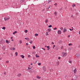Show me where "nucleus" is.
I'll return each mask as SVG.
<instances>
[{
    "label": "nucleus",
    "mask_w": 80,
    "mask_h": 80,
    "mask_svg": "<svg viewBox=\"0 0 80 80\" xmlns=\"http://www.w3.org/2000/svg\"><path fill=\"white\" fill-rule=\"evenodd\" d=\"M71 17L72 18H73V15H71Z\"/></svg>",
    "instance_id": "a19ab883"
},
{
    "label": "nucleus",
    "mask_w": 80,
    "mask_h": 80,
    "mask_svg": "<svg viewBox=\"0 0 80 80\" xmlns=\"http://www.w3.org/2000/svg\"><path fill=\"white\" fill-rule=\"evenodd\" d=\"M58 33L59 35H61L62 34V31L60 30H59L58 31Z\"/></svg>",
    "instance_id": "f03ea898"
},
{
    "label": "nucleus",
    "mask_w": 80,
    "mask_h": 80,
    "mask_svg": "<svg viewBox=\"0 0 80 80\" xmlns=\"http://www.w3.org/2000/svg\"><path fill=\"white\" fill-rule=\"evenodd\" d=\"M15 54H16V56H17L18 55V53L17 52H15Z\"/></svg>",
    "instance_id": "5701e85b"
},
{
    "label": "nucleus",
    "mask_w": 80,
    "mask_h": 80,
    "mask_svg": "<svg viewBox=\"0 0 80 80\" xmlns=\"http://www.w3.org/2000/svg\"><path fill=\"white\" fill-rule=\"evenodd\" d=\"M60 29L61 30H63V27H61L60 28Z\"/></svg>",
    "instance_id": "a211bd4d"
},
{
    "label": "nucleus",
    "mask_w": 80,
    "mask_h": 80,
    "mask_svg": "<svg viewBox=\"0 0 80 80\" xmlns=\"http://www.w3.org/2000/svg\"><path fill=\"white\" fill-rule=\"evenodd\" d=\"M4 75H6V74H7V72H4Z\"/></svg>",
    "instance_id": "7c9ffc66"
},
{
    "label": "nucleus",
    "mask_w": 80,
    "mask_h": 80,
    "mask_svg": "<svg viewBox=\"0 0 80 80\" xmlns=\"http://www.w3.org/2000/svg\"><path fill=\"white\" fill-rule=\"evenodd\" d=\"M54 5H55V6H57V3H56Z\"/></svg>",
    "instance_id": "79ce46f5"
},
{
    "label": "nucleus",
    "mask_w": 80,
    "mask_h": 80,
    "mask_svg": "<svg viewBox=\"0 0 80 80\" xmlns=\"http://www.w3.org/2000/svg\"><path fill=\"white\" fill-rule=\"evenodd\" d=\"M26 45H28V43H26Z\"/></svg>",
    "instance_id": "09e8293b"
},
{
    "label": "nucleus",
    "mask_w": 80,
    "mask_h": 80,
    "mask_svg": "<svg viewBox=\"0 0 80 80\" xmlns=\"http://www.w3.org/2000/svg\"><path fill=\"white\" fill-rule=\"evenodd\" d=\"M20 57H22V58H24V56H23V55H21L20 56Z\"/></svg>",
    "instance_id": "2eb2a0df"
},
{
    "label": "nucleus",
    "mask_w": 80,
    "mask_h": 80,
    "mask_svg": "<svg viewBox=\"0 0 80 80\" xmlns=\"http://www.w3.org/2000/svg\"><path fill=\"white\" fill-rule=\"evenodd\" d=\"M50 50V48H48V50Z\"/></svg>",
    "instance_id": "a18cd8bd"
},
{
    "label": "nucleus",
    "mask_w": 80,
    "mask_h": 80,
    "mask_svg": "<svg viewBox=\"0 0 80 80\" xmlns=\"http://www.w3.org/2000/svg\"><path fill=\"white\" fill-rule=\"evenodd\" d=\"M24 1H25V0H21L20 2H21V3H23Z\"/></svg>",
    "instance_id": "6e6552de"
},
{
    "label": "nucleus",
    "mask_w": 80,
    "mask_h": 80,
    "mask_svg": "<svg viewBox=\"0 0 80 80\" xmlns=\"http://www.w3.org/2000/svg\"><path fill=\"white\" fill-rule=\"evenodd\" d=\"M67 32V28H64L63 32Z\"/></svg>",
    "instance_id": "423d86ee"
},
{
    "label": "nucleus",
    "mask_w": 80,
    "mask_h": 80,
    "mask_svg": "<svg viewBox=\"0 0 80 80\" xmlns=\"http://www.w3.org/2000/svg\"><path fill=\"white\" fill-rule=\"evenodd\" d=\"M25 33H27V32H28V31L27 30H25Z\"/></svg>",
    "instance_id": "2f4dec72"
},
{
    "label": "nucleus",
    "mask_w": 80,
    "mask_h": 80,
    "mask_svg": "<svg viewBox=\"0 0 80 80\" xmlns=\"http://www.w3.org/2000/svg\"><path fill=\"white\" fill-rule=\"evenodd\" d=\"M48 32H50L51 31V29L50 28H49L48 29Z\"/></svg>",
    "instance_id": "a878e982"
},
{
    "label": "nucleus",
    "mask_w": 80,
    "mask_h": 80,
    "mask_svg": "<svg viewBox=\"0 0 80 80\" xmlns=\"http://www.w3.org/2000/svg\"><path fill=\"white\" fill-rule=\"evenodd\" d=\"M69 30H70V31H73V29H71V28H70Z\"/></svg>",
    "instance_id": "c756f323"
},
{
    "label": "nucleus",
    "mask_w": 80,
    "mask_h": 80,
    "mask_svg": "<svg viewBox=\"0 0 80 80\" xmlns=\"http://www.w3.org/2000/svg\"><path fill=\"white\" fill-rule=\"evenodd\" d=\"M19 43H22V40H20L19 41Z\"/></svg>",
    "instance_id": "b1692460"
},
{
    "label": "nucleus",
    "mask_w": 80,
    "mask_h": 80,
    "mask_svg": "<svg viewBox=\"0 0 80 80\" xmlns=\"http://www.w3.org/2000/svg\"><path fill=\"white\" fill-rule=\"evenodd\" d=\"M79 77H80V75H79Z\"/></svg>",
    "instance_id": "338daca9"
},
{
    "label": "nucleus",
    "mask_w": 80,
    "mask_h": 80,
    "mask_svg": "<svg viewBox=\"0 0 80 80\" xmlns=\"http://www.w3.org/2000/svg\"><path fill=\"white\" fill-rule=\"evenodd\" d=\"M57 64H58V65H59V64H60V62H59V61H58L57 62Z\"/></svg>",
    "instance_id": "f3484780"
},
{
    "label": "nucleus",
    "mask_w": 80,
    "mask_h": 80,
    "mask_svg": "<svg viewBox=\"0 0 80 80\" xmlns=\"http://www.w3.org/2000/svg\"><path fill=\"white\" fill-rule=\"evenodd\" d=\"M32 68H30V67H28V70H30L31 71H32Z\"/></svg>",
    "instance_id": "4468645a"
},
{
    "label": "nucleus",
    "mask_w": 80,
    "mask_h": 80,
    "mask_svg": "<svg viewBox=\"0 0 80 80\" xmlns=\"http://www.w3.org/2000/svg\"><path fill=\"white\" fill-rule=\"evenodd\" d=\"M25 40H28V41H29V39L28 38H25Z\"/></svg>",
    "instance_id": "f8f14e48"
},
{
    "label": "nucleus",
    "mask_w": 80,
    "mask_h": 80,
    "mask_svg": "<svg viewBox=\"0 0 80 80\" xmlns=\"http://www.w3.org/2000/svg\"><path fill=\"white\" fill-rule=\"evenodd\" d=\"M17 33V31H14V32H13V35H15V33Z\"/></svg>",
    "instance_id": "1a4fd4ad"
},
{
    "label": "nucleus",
    "mask_w": 80,
    "mask_h": 80,
    "mask_svg": "<svg viewBox=\"0 0 80 80\" xmlns=\"http://www.w3.org/2000/svg\"><path fill=\"white\" fill-rule=\"evenodd\" d=\"M52 25H50L49 26H48V27L49 28H51V27H52Z\"/></svg>",
    "instance_id": "cd10ccee"
},
{
    "label": "nucleus",
    "mask_w": 80,
    "mask_h": 80,
    "mask_svg": "<svg viewBox=\"0 0 80 80\" xmlns=\"http://www.w3.org/2000/svg\"><path fill=\"white\" fill-rule=\"evenodd\" d=\"M42 49H43L44 50H45V49L44 48H42Z\"/></svg>",
    "instance_id": "c03bdc74"
},
{
    "label": "nucleus",
    "mask_w": 80,
    "mask_h": 80,
    "mask_svg": "<svg viewBox=\"0 0 80 80\" xmlns=\"http://www.w3.org/2000/svg\"><path fill=\"white\" fill-rule=\"evenodd\" d=\"M48 19H46L45 21L46 23H48Z\"/></svg>",
    "instance_id": "6ab92c4d"
},
{
    "label": "nucleus",
    "mask_w": 80,
    "mask_h": 80,
    "mask_svg": "<svg viewBox=\"0 0 80 80\" xmlns=\"http://www.w3.org/2000/svg\"><path fill=\"white\" fill-rule=\"evenodd\" d=\"M68 37H70V35H68Z\"/></svg>",
    "instance_id": "49530a36"
},
{
    "label": "nucleus",
    "mask_w": 80,
    "mask_h": 80,
    "mask_svg": "<svg viewBox=\"0 0 80 80\" xmlns=\"http://www.w3.org/2000/svg\"><path fill=\"white\" fill-rule=\"evenodd\" d=\"M28 57L29 58H30V55H28Z\"/></svg>",
    "instance_id": "ea45409f"
},
{
    "label": "nucleus",
    "mask_w": 80,
    "mask_h": 80,
    "mask_svg": "<svg viewBox=\"0 0 80 80\" xmlns=\"http://www.w3.org/2000/svg\"><path fill=\"white\" fill-rule=\"evenodd\" d=\"M36 57L37 58H38V57H39V56L37 54L36 55Z\"/></svg>",
    "instance_id": "aec40b11"
},
{
    "label": "nucleus",
    "mask_w": 80,
    "mask_h": 80,
    "mask_svg": "<svg viewBox=\"0 0 80 80\" xmlns=\"http://www.w3.org/2000/svg\"><path fill=\"white\" fill-rule=\"evenodd\" d=\"M69 62L70 63H72V61H69Z\"/></svg>",
    "instance_id": "58836bf2"
},
{
    "label": "nucleus",
    "mask_w": 80,
    "mask_h": 80,
    "mask_svg": "<svg viewBox=\"0 0 80 80\" xmlns=\"http://www.w3.org/2000/svg\"><path fill=\"white\" fill-rule=\"evenodd\" d=\"M6 43H10V42H9V41H8V40H6Z\"/></svg>",
    "instance_id": "9b49d317"
},
{
    "label": "nucleus",
    "mask_w": 80,
    "mask_h": 80,
    "mask_svg": "<svg viewBox=\"0 0 80 80\" xmlns=\"http://www.w3.org/2000/svg\"><path fill=\"white\" fill-rule=\"evenodd\" d=\"M72 80H73V79H72Z\"/></svg>",
    "instance_id": "e2e57ef3"
},
{
    "label": "nucleus",
    "mask_w": 80,
    "mask_h": 80,
    "mask_svg": "<svg viewBox=\"0 0 80 80\" xmlns=\"http://www.w3.org/2000/svg\"><path fill=\"white\" fill-rule=\"evenodd\" d=\"M79 47L80 48V45H79Z\"/></svg>",
    "instance_id": "bf43d9fd"
},
{
    "label": "nucleus",
    "mask_w": 80,
    "mask_h": 80,
    "mask_svg": "<svg viewBox=\"0 0 80 80\" xmlns=\"http://www.w3.org/2000/svg\"><path fill=\"white\" fill-rule=\"evenodd\" d=\"M76 72H77V70H76V69H75L74 70V72L75 74Z\"/></svg>",
    "instance_id": "9d476101"
},
{
    "label": "nucleus",
    "mask_w": 80,
    "mask_h": 80,
    "mask_svg": "<svg viewBox=\"0 0 80 80\" xmlns=\"http://www.w3.org/2000/svg\"><path fill=\"white\" fill-rule=\"evenodd\" d=\"M61 48L62 49V47H61Z\"/></svg>",
    "instance_id": "69168bd1"
},
{
    "label": "nucleus",
    "mask_w": 80,
    "mask_h": 80,
    "mask_svg": "<svg viewBox=\"0 0 80 80\" xmlns=\"http://www.w3.org/2000/svg\"><path fill=\"white\" fill-rule=\"evenodd\" d=\"M53 48H54V47H53Z\"/></svg>",
    "instance_id": "774afa93"
},
{
    "label": "nucleus",
    "mask_w": 80,
    "mask_h": 80,
    "mask_svg": "<svg viewBox=\"0 0 80 80\" xmlns=\"http://www.w3.org/2000/svg\"><path fill=\"white\" fill-rule=\"evenodd\" d=\"M72 7H75V4H73L72 5Z\"/></svg>",
    "instance_id": "4be33fe9"
},
{
    "label": "nucleus",
    "mask_w": 80,
    "mask_h": 80,
    "mask_svg": "<svg viewBox=\"0 0 80 80\" xmlns=\"http://www.w3.org/2000/svg\"><path fill=\"white\" fill-rule=\"evenodd\" d=\"M44 10H45V9H43V10H42V11H44Z\"/></svg>",
    "instance_id": "6e6d98bb"
},
{
    "label": "nucleus",
    "mask_w": 80,
    "mask_h": 80,
    "mask_svg": "<svg viewBox=\"0 0 80 80\" xmlns=\"http://www.w3.org/2000/svg\"><path fill=\"white\" fill-rule=\"evenodd\" d=\"M57 28L55 27V28L53 29V30H57Z\"/></svg>",
    "instance_id": "c9c22d12"
},
{
    "label": "nucleus",
    "mask_w": 80,
    "mask_h": 80,
    "mask_svg": "<svg viewBox=\"0 0 80 80\" xmlns=\"http://www.w3.org/2000/svg\"><path fill=\"white\" fill-rule=\"evenodd\" d=\"M37 78H38V79H40V78H41V77H39L38 76H37Z\"/></svg>",
    "instance_id": "ddd939ff"
},
{
    "label": "nucleus",
    "mask_w": 80,
    "mask_h": 80,
    "mask_svg": "<svg viewBox=\"0 0 80 80\" xmlns=\"http://www.w3.org/2000/svg\"><path fill=\"white\" fill-rule=\"evenodd\" d=\"M35 36L37 37V36H38V34H35Z\"/></svg>",
    "instance_id": "473e14b6"
},
{
    "label": "nucleus",
    "mask_w": 80,
    "mask_h": 80,
    "mask_svg": "<svg viewBox=\"0 0 80 80\" xmlns=\"http://www.w3.org/2000/svg\"><path fill=\"white\" fill-rule=\"evenodd\" d=\"M33 47L34 49H35V46H33Z\"/></svg>",
    "instance_id": "f704fd0d"
},
{
    "label": "nucleus",
    "mask_w": 80,
    "mask_h": 80,
    "mask_svg": "<svg viewBox=\"0 0 80 80\" xmlns=\"http://www.w3.org/2000/svg\"><path fill=\"white\" fill-rule=\"evenodd\" d=\"M21 75L22 74H19L18 75V77H20Z\"/></svg>",
    "instance_id": "0eeeda50"
},
{
    "label": "nucleus",
    "mask_w": 80,
    "mask_h": 80,
    "mask_svg": "<svg viewBox=\"0 0 80 80\" xmlns=\"http://www.w3.org/2000/svg\"><path fill=\"white\" fill-rule=\"evenodd\" d=\"M47 48H50V46H47Z\"/></svg>",
    "instance_id": "37998d69"
},
{
    "label": "nucleus",
    "mask_w": 80,
    "mask_h": 80,
    "mask_svg": "<svg viewBox=\"0 0 80 80\" xmlns=\"http://www.w3.org/2000/svg\"><path fill=\"white\" fill-rule=\"evenodd\" d=\"M62 54L63 55V57H66V56L67 55V53H65L64 52H63L62 53Z\"/></svg>",
    "instance_id": "f257e3e1"
},
{
    "label": "nucleus",
    "mask_w": 80,
    "mask_h": 80,
    "mask_svg": "<svg viewBox=\"0 0 80 80\" xmlns=\"http://www.w3.org/2000/svg\"><path fill=\"white\" fill-rule=\"evenodd\" d=\"M31 65H33V64H32V63H31Z\"/></svg>",
    "instance_id": "052dcab7"
},
{
    "label": "nucleus",
    "mask_w": 80,
    "mask_h": 80,
    "mask_svg": "<svg viewBox=\"0 0 80 80\" xmlns=\"http://www.w3.org/2000/svg\"><path fill=\"white\" fill-rule=\"evenodd\" d=\"M52 44H53H53H54V43H53V42H52Z\"/></svg>",
    "instance_id": "8fccbe9b"
},
{
    "label": "nucleus",
    "mask_w": 80,
    "mask_h": 80,
    "mask_svg": "<svg viewBox=\"0 0 80 80\" xmlns=\"http://www.w3.org/2000/svg\"><path fill=\"white\" fill-rule=\"evenodd\" d=\"M8 62H9V61H6V63H8Z\"/></svg>",
    "instance_id": "e433bc0d"
},
{
    "label": "nucleus",
    "mask_w": 80,
    "mask_h": 80,
    "mask_svg": "<svg viewBox=\"0 0 80 80\" xmlns=\"http://www.w3.org/2000/svg\"><path fill=\"white\" fill-rule=\"evenodd\" d=\"M68 45H69V46H70V45H71V43L69 44H68Z\"/></svg>",
    "instance_id": "de8ad7c7"
},
{
    "label": "nucleus",
    "mask_w": 80,
    "mask_h": 80,
    "mask_svg": "<svg viewBox=\"0 0 80 80\" xmlns=\"http://www.w3.org/2000/svg\"><path fill=\"white\" fill-rule=\"evenodd\" d=\"M78 77H79V76H76V77L74 78V79L75 80H78Z\"/></svg>",
    "instance_id": "20e7f679"
},
{
    "label": "nucleus",
    "mask_w": 80,
    "mask_h": 80,
    "mask_svg": "<svg viewBox=\"0 0 80 80\" xmlns=\"http://www.w3.org/2000/svg\"><path fill=\"white\" fill-rule=\"evenodd\" d=\"M30 43H33V41L32 40H31L30 42Z\"/></svg>",
    "instance_id": "393cba45"
},
{
    "label": "nucleus",
    "mask_w": 80,
    "mask_h": 80,
    "mask_svg": "<svg viewBox=\"0 0 80 80\" xmlns=\"http://www.w3.org/2000/svg\"><path fill=\"white\" fill-rule=\"evenodd\" d=\"M53 47H55V45H54L53 46Z\"/></svg>",
    "instance_id": "603ef678"
},
{
    "label": "nucleus",
    "mask_w": 80,
    "mask_h": 80,
    "mask_svg": "<svg viewBox=\"0 0 80 80\" xmlns=\"http://www.w3.org/2000/svg\"><path fill=\"white\" fill-rule=\"evenodd\" d=\"M59 43H62V41H59Z\"/></svg>",
    "instance_id": "c85d7f7f"
},
{
    "label": "nucleus",
    "mask_w": 80,
    "mask_h": 80,
    "mask_svg": "<svg viewBox=\"0 0 80 80\" xmlns=\"http://www.w3.org/2000/svg\"><path fill=\"white\" fill-rule=\"evenodd\" d=\"M62 8H61V9H60V10H62Z\"/></svg>",
    "instance_id": "4d7b16f0"
},
{
    "label": "nucleus",
    "mask_w": 80,
    "mask_h": 80,
    "mask_svg": "<svg viewBox=\"0 0 80 80\" xmlns=\"http://www.w3.org/2000/svg\"><path fill=\"white\" fill-rule=\"evenodd\" d=\"M48 3H50L52 2V1L51 0H48Z\"/></svg>",
    "instance_id": "dca6fc26"
},
{
    "label": "nucleus",
    "mask_w": 80,
    "mask_h": 80,
    "mask_svg": "<svg viewBox=\"0 0 80 80\" xmlns=\"http://www.w3.org/2000/svg\"><path fill=\"white\" fill-rule=\"evenodd\" d=\"M45 47H47V46H46Z\"/></svg>",
    "instance_id": "0e129e2a"
},
{
    "label": "nucleus",
    "mask_w": 80,
    "mask_h": 80,
    "mask_svg": "<svg viewBox=\"0 0 80 80\" xmlns=\"http://www.w3.org/2000/svg\"><path fill=\"white\" fill-rule=\"evenodd\" d=\"M11 41H13V39H12Z\"/></svg>",
    "instance_id": "13d9d810"
},
{
    "label": "nucleus",
    "mask_w": 80,
    "mask_h": 80,
    "mask_svg": "<svg viewBox=\"0 0 80 80\" xmlns=\"http://www.w3.org/2000/svg\"><path fill=\"white\" fill-rule=\"evenodd\" d=\"M11 39H12V38H13V37H12L11 38Z\"/></svg>",
    "instance_id": "5fc2aeb1"
},
{
    "label": "nucleus",
    "mask_w": 80,
    "mask_h": 80,
    "mask_svg": "<svg viewBox=\"0 0 80 80\" xmlns=\"http://www.w3.org/2000/svg\"><path fill=\"white\" fill-rule=\"evenodd\" d=\"M48 35V32H46V35Z\"/></svg>",
    "instance_id": "4c0bfd02"
},
{
    "label": "nucleus",
    "mask_w": 80,
    "mask_h": 80,
    "mask_svg": "<svg viewBox=\"0 0 80 80\" xmlns=\"http://www.w3.org/2000/svg\"><path fill=\"white\" fill-rule=\"evenodd\" d=\"M58 59H60V57H59L58 58Z\"/></svg>",
    "instance_id": "3c124183"
},
{
    "label": "nucleus",
    "mask_w": 80,
    "mask_h": 80,
    "mask_svg": "<svg viewBox=\"0 0 80 80\" xmlns=\"http://www.w3.org/2000/svg\"><path fill=\"white\" fill-rule=\"evenodd\" d=\"M38 65H41V63H38Z\"/></svg>",
    "instance_id": "72a5a7b5"
},
{
    "label": "nucleus",
    "mask_w": 80,
    "mask_h": 80,
    "mask_svg": "<svg viewBox=\"0 0 80 80\" xmlns=\"http://www.w3.org/2000/svg\"><path fill=\"white\" fill-rule=\"evenodd\" d=\"M9 19H10V18H4L5 21H7V20H8Z\"/></svg>",
    "instance_id": "7ed1b4c3"
},
{
    "label": "nucleus",
    "mask_w": 80,
    "mask_h": 80,
    "mask_svg": "<svg viewBox=\"0 0 80 80\" xmlns=\"http://www.w3.org/2000/svg\"><path fill=\"white\" fill-rule=\"evenodd\" d=\"M2 29H3V30H5V27H3L2 28Z\"/></svg>",
    "instance_id": "bb28decb"
},
{
    "label": "nucleus",
    "mask_w": 80,
    "mask_h": 80,
    "mask_svg": "<svg viewBox=\"0 0 80 80\" xmlns=\"http://www.w3.org/2000/svg\"><path fill=\"white\" fill-rule=\"evenodd\" d=\"M11 50H15V48H10Z\"/></svg>",
    "instance_id": "39448f33"
},
{
    "label": "nucleus",
    "mask_w": 80,
    "mask_h": 80,
    "mask_svg": "<svg viewBox=\"0 0 80 80\" xmlns=\"http://www.w3.org/2000/svg\"><path fill=\"white\" fill-rule=\"evenodd\" d=\"M65 50L66 51L67 50V49H65Z\"/></svg>",
    "instance_id": "680f3d73"
},
{
    "label": "nucleus",
    "mask_w": 80,
    "mask_h": 80,
    "mask_svg": "<svg viewBox=\"0 0 80 80\" xmlns=\"http://www.w3.org/2000/svg\"><path fill=\"white\" fill-rule=\"evenodd\" d=\"M50 8V6H49V7L48 8V9H49Z\"/></svg>",
    "instance_id": "864d4df0"
},
{
    "label": "nucleus",
    "mask_w": 80,
    "mask_h": 80,
    "mask_svg": "<svg viewBox=\"0 0 80 80\" xmlns=\"http://www.w3.org/2000/svg\"><path fill=\"white\" fill-rule=\"evenodd\" d=\"M57 12H55L54 14H55V15H57Z\"/></svg>",
    "instance_id": "412c9836"
}]
</instances>
